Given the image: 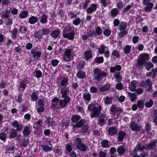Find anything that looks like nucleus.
Segmentation results:
<instances>
[{
  "instance_id": "obj_1",
  "label": "nucleus",
  "mask_w": 157,
  "mask_h": 157,
  "mask_svg": "<svg viewBox=\"0 0 157 157\" xmlns=\"http://www.w3.org/2000/svg\"><path fill=\"white\" fill-rule=\"evenodd\" d=\"M137 60V64L140 66L144 65L145 69L149 71L154 67L153 64L151 62H147L150 59L149 55L146 53L141 54Z\"/></svg>"
},
{
  "instance_id": "obj_2",
  "label": "nucleus",
  "mask_w": 157,
  "mask_h": 157,
  "mask_svg": "<svg viewBox=\"0 0 157 157\" xmlns=\"http://www.w3.org/2000/svg\"><path fill=\"white\" fill-rule=\"evenodd\" d=\"M75 32L70 26H66L63 31L62 36L65 38L73 40L75 39Z\"/></svg>"
},
{
  "instance_id": "obj_3",
  "label": "nucleus",
  "mask_w": 157,
  "mask_h": 157,
  "mask_svg": "<svg viewBox=\"0 0 157 157\" xmlns=\"http://www.w3.org/2000/svg\"><path fill=\"white\" fill-rule=\"evenodd\" d=\"M94 75H95L94 80L98 82H100L104 77L106 76L107 74L98 68H96L93 70Z\"/></svg>"
},
{
  "instance_id": "obj_4",
  "label": "nucleus",
  "mask_w": 157,
  "mask_h": 157,
  "mask_svg": "<svg viewBox=\"0 0 157 157\" xmlns=\"http://www.w3.org/2000/svg\"><path fill=\"white\" fill-rule=\"evenodd\" d=\"M101 106H99L98 108L94 106L93 104H91L88 105V109L90 111H93V112L90 114V117L92 118L97 117L99 116L101 113Z\"/></svg>"
},
{
  "instance_id": "obj_5",
  "label": "nucleus",
  "mask_w": 157,
  "mask_h": 157,
  "mask_svg": "<svg viewBox=\"0 0 157 157\" xmlns=\"http://www.w3.org/2000/svg\"><path fill=\"white\" fill-rule=\"evenodd\" d=\"M140 84L141 86L145 88L146 90L151 92L152 90V82L150 79H146L145 82L142 81L141 82Z\"/></svg>"
},
{
  "instance_id": "obj_6",
  "label": "nucleus",
  "mask_w": 157,
  "mask_h": 157,
  "mask_svg": "<svg viewBox=\"0 0 157 157\" xmlns=\"http://www.w3.org/2000/svg\"><path fill=\"white\" fill-rule=\"evenodd\" d=\"M28 79V78L26 77L20 81L18 87V90L19 92H20V89L21 91L23 92L26 88L27 83L29 84L30 82V81Z\"/></svg>"
},
{
  "instance_id": "obj_7",
  "label": "nucleus",
  "mask_w": 157,
  "mask_h": 157,
  "mask_svg": "<svg viewBox=\"0 0 157 157\" xmlns=\"http://www.w3.org/2000/svg\"><path fill=\"white\" fill-rule=\"evenodd\" d=\"M145 146H144L140 143H138L136 146L134 148V149L132 151L130 154L131 156L138 154V151H143L145 150Z\"/></svg>"
},
{
  "instance_id": "obj_8",
  "label": "nucleus",
  "mask_w": 157,
  "mask_h": 157,
  "mask_svg": "<svg viewBox=\"0 0 157 157\" xmlns=\"http://www.w3.org/2000/svg\"><path fill=\"white\" fill-rule=\"evenodd\" d=\"M71 50L67 49L63 52L62 57V60L64 61L68 62L71 60Z\"/></svg>"
},
{
  "instance_id": "obj_9",
  "label": "nucleus",
  "mask_w": 157,
  "mask_h": 157,
  "mask_svg": "<svg viewBox=\"0 0 157 157\" xmlns=\"http://www.w3.org/2000/svg\"><path fill=\"white\" fill-rule=\"evenodd\" d=\"M129 127L132 131L138 132L141 129L142 127L140 125L135 123L134 121H131L129 124Z\"/></svg>"
},
{
  "instance_id": "obj_10",
  "label": "nucleus",
  "mask_w": 157,
  "mask_h": 157,
  "mask_svg": "<svg viewBox=\"0 0 157 157\" xmlns=\"http://www.w3.org/2000/svg\"><path fill=\"white\" fill-rule=\"evenodd\" d=\"M11 125L13 128H16L15 130L17 132H21L23 130V125L22 124H20L18 121L16 120L13 121Z\"/></svg>"
},
{
  "instance_id": "obj_11",
  "label": "nucleus",
  "mask_w": 157,
  "mask_h": 157,
  "mask_svg": "<svg viewBox=\"0 0 157 157\" xmlns=\"http://www.w3.org/2000/svg\"><path fill=\"white\" fill-rule=\"evenodd\" d=\"M70 92L69 87L63 88L61 89L60 93L61 94L62 98H71L70 97L68 96Z\"/></svg>"
},
{
  "instance_id": "obj_12",
  "label": "nucleus",
  "mask_w": 157,
  "mask_h": 157,
  "mask_svg": "<svg viewBox=\"0 0 157 157\" xmlns=\"http://www.w3.org/2000/svg\"><path fill=\"white\" fill-rule=\"evenodd\" d=\"M157 143V140H155L150 143L146 144L145 146V150L149 151L153 149L154 147H156Z\"/></svg>"
},
{
  "instance_id": "obj_13",
  "label": "nucleus",
  "mask_w": 157,
  "mask_h": 157,
  "mask_svg": "<svg viewBox=\"0 0 157 157\" xmlns=\"http://www.w3.org/2000/svg\"><path fill=\"white\" fill-rule=\"evenodd\" d=\"M97 8L98 5L95 3H93L87 9L86 12L87 13L91 14L95 12Z\"/></svg>"
},
{
  "instance_id": "obj_14",
  "label": "nucleus",
  "mask_w": 157,
  "mask_h": 157,
  "mask_svg": "<svg viewBox=\"0 0 157 157\" xmlns=\"http://www.w3.org/2000/svg\"><path fill=\"white\" fill-rule=\"evenodd\" d=\"M63 100H60L59 101V104L62 108H65L66 107L67 105L71 101V98H64Z\"/></svg>"
},
{
  "instance_id": "obj_15",
  "label": "nucleus",
  "mask_w": 157,
  "mask_h": 157,
  "mask_svg": "<svg viewBox=\"0 0 157 157\" xmlns=\"http://www.w3.org/2000/svg\"><path fill=\"white\" fill-rule=\"evenodd\" d=\"M144 6H146L144 8V10L145 12L149 13L151 12L152 9L154 4L152 2H149L148 3L143 4Z\"/></svg>"
},
{
  "instance_id": "obj_16",
  "label": "nucleus",
  "mask_w": 157,
  "mask_h": 157,
  "mask_svg": "<svg viewBox=\"0 0 157 157\" xmlns=\"http://www.w3.org/2000/svg\"><path fill=\"white\" fill-rule=\"evenodd\" d=\"M109 135L112 136L117 134V129L114 126H112L109 128L108 129Z\"/></svg>"
},
{
  "instance_id": "obj_17",
  "label": "nucleus",
  "mask_w": 157,
  "mask_h": 157,
  "mask_svg": "<svg viewBox=\"0 0 157 157\" xmlns=\"http://www.w3.org/2000/svg\"><path fill=\"white\" fill-rule=\"evenodd\" d=\"M85 120L84 119H82L79 121H78L73 126L74 128L78 129L81 128L84 125Z\"/></svg>"
},
{
  "instance_id": "obj_18",
  "label": "nucleus",
  "mask_w": 157,
  "mask_h": 157,
  "mask_svg": "<svg viewBox=\"0 0 157 157\" xmlns=\"http://www.w3.org/2000/svg\"><path fill=\"white\" fill-rule=\"evenodd\" d=\"M31 53L33 55L34 58H37L39 57V51H38V48L35 47L32 49L31 50Z\"/></svg>"
},
{
  "instance_id": "obj_19",
  "label": "nucleus",
  "mask_w": 157,
  "mask_h": 157,
  "mask_svg": "<svg viewBox=\"0 0 157 157\" xmlns=\"http://www.w3.org/2000/svg\"><path fill=\"white\" fill-rule=\"evenodd\" d=\"M105 117V115L103 114H101L98 119V123L100 126H102L104 124L105 122L104 118Z\"/></svg>"
},
{
  "instance_id": "obj_20",
  "label": "nucleus",
  "mask_w": 157,
  "mask_h": 157,
  "mask_svg": "<svg viewBox=\"0 0 157 157\" xmlns=\"http://www.w3.org/2000/svg\"><path fill=\"white\" fill-rule=\"evenodd\" d=\"M126 134V132L124 131H120L118 133V142H122Z\"/></svg>"
},
{
  "instance_id": "obj_21",
  "label": "nucleus",
  "mask_w": 157,
  "mask_h": 157,
  "mask_svg": "<svg viewBox=\"0 0 157 157\" xmlns=\"http://www.w3.org/2000/svg\"><path fill=\"white\" fill-rule=\"evenodd\" d=\"M10 10L6 9L4 10V13L1 14V17L2 18L4 19H7L9 17V15H8L11 12V10L12 9V8L9 7V8Z\"/></svg>"
},
{
  "instance_id": "obj_22",
  "label": "nucleus",
  "mask_w": 157,
  "mask_h": 157,
  "mask_svg": "<svg viewBox=\"0 0 157 157\" xmlns=\"http://www.w3.org/2000/svg\"><path fill=\"white\" fill-rule=\"evenodd\" d=\"M17 135V132L15 129H13L11 130L10 131L8 134V137L9 139H14L16 137Z\"/></svg>"
},
{
  "instance_id": "obj_23",
  "label": "nucleus",
  "mask_w": 157,
  "mask_h": 157,
  "mask_svg": "<svg viewBox=\"0 0 157 157\" xmlns=\"http://www.w3.org/2000/svg\"><path fill=\"white\" fill-rule=\"evenodd\" d=\"M22 132L24 136H27L30 134L31 130L30 127L28 126H25L24 127Z\"/></svg>"
},
{
  "instance_id": "obj_24",
  "label": "nucleus",
  "mask_w": 157,
  "mask_h": 157,
  "mask_svg": "<svg viewBox=\"0 0 157 157\" xmlns=\"http://www.w3.org/2000/svg\"><path fill=\"white\" fill-rule=\"evenodd\" d=\"M121 66L119 65H117L115 67H111L110 68V72L112 73H114L116 71H118L121 70Z\"/></svg>"
},
{
  "instance_id": "obj_25",
  "label": "nucleus",
  "mask_w": 157,
  "mask_h": 157,
  "mask_svg": "<svg viewBox=\"0 0 157 157\" xmlns=\"http://www.w3.org/2000/svg\"><path fill=\"white\" fill-rule=\"evenodd\" d=\"M38 21V17L36 16H32L29 19L28 22L30 24H34Z\"/></svg>"
},
{
  "instance_id": "obj_26",
  "label": "nucleus",
  "mask_w": 157,
  "mask_h": 157,
  "mask_svg": "<svg viewBox=\"0 0 157 157\" xmlns=\"http://www.w3.org/2000/svg\"><path fill=\"white\" fill-rule=\"evenodd\" d=\"M86 64L85 62L83 60H80L78 63L77 66V70H81L84 67Z\"/></svg>"
},
{
  "instance_id": "obj_27",
  "label": "nucleus",
  "mask_w": 157,
  "mask_h": 157,
  "mask_svg": "<svg viewBox=\"0 0 157 157\" xmlns=\"http://www.w3.org/2000/svg\"><path fill=\"white\" fill-rule=\"evenodd\" d=\"M127 26V23L125 22H121L118 28V29L120 31L125 30Z\"/></svg>"
},
{
  "instance_id": "obj_28",
  "label": "nucleus",
  "mask_w": 157,
  "mask_h": 157,
  "mask_svg": "<svg viewBox=\"0 0 157 157\" xmlns=\"http://www.w3.org/2000/svg\"><path fill=\"white\" fill-rule=\"evenodd\" d=\"M76 75L77 78L81 79L84 78L86 76L85 73L84 72H82L81 70L78 71Z\"/></svg>"
},
{
  "instance_id": "obj_29",
  "label": "nucleus",
  "mask_w": 157,
  "mask_h": 157,
  "mask_svg": "<svg viewBox=\"0 0 157 157\" xmlns=\"http://www.w3.org/2000/svg\"><path fill=\"white\" fill-rule=\"evenodd\" d=\"M117 151L119 155L122 156L125 151V149L124 148V146H120L117 148Z\"/></svg>"
},
{
  "instance_id": "obj_30",
  "label": "nucleus",
  "mask_w": 157,
  "mask_h": 157,
  "mask_svg": "<svg viewBox=\"0 0 157 157\" xmlns=\"http://www.w3.org/2000/svg\"><path fill=\"white\" fill-rule=\"evenodd\" d=\"M81 118V116L75 114L72 115V117L71 118V121L73 123H76Z\"/></svg>"
},
{
  "instance_id": "obj_31",
  "label": "nucleus",
  "mask_w": 157,
  "mask_h": 157,
  "mask_svg": "<svg viewBox=\"0 0 157 157\" xmlns=\"http://www.w3.org/2000/svg\"><path fill=\"white\" fill-rule=\"evenodd\" d=\"M123 109L120 107H117L116 111L114 114V116L116 118L115 119H117L120 115V113L122 112Z\"/></svg>"
},
{
  "instance_id": "obj_32",
  "label": "nucleus",
  "mask_w": 157,
  "mask_h": 157,
  "mask_svg": "<svg viewBox=\"0 0 157 157\" xmlns=\"http://www.w3.org/2000/svg\"><path fill=\"white\" fill-rule=\"evenodd\" d=\"M80 131L79 132L81 133V134L83 135L86 134L87 132L89 126L87 125H83Z\"/></svg>"
},
{
  "instance_id": "obj_33",
  "label": "nucleus",
  "mask_w": 157,
  "mask_h": 157,
  "mask_svg": "<svg viewBox=\"0 0 157 157\" xmlns=\"http://www.w3.org/2000/svg\"><path fill=\"white\" fill-rule=\"evenodd\" d=\"M28 15V12L27 10L21 11L20 13L19 17L20 18L23 19L26 18Z\"/></svg>"
},
{
  "instance_id": "obj_34",
  "label": "nucleus",
  "mask_w": 157,
  "mask_h": 157,
  "mask_svg": "<svg viewBox=\"0 0 157 157\" xmlns=\"http://www.w3.org/2000/svg\"><path fill=\"white\" fill-rule=\"evenodd\" d=\"M84 56L86 60H89L92 57L91 51L88 50L85 51L84 53Z\"/></svg>"
},
{
  "instance_id": "obj_35",
  "label": "nucleus",
  "mask_w": 157,
  "mask_h": 157,
  "mask_svg": "<svg viewBox=\"0 0 157 157\" xmlns=\"http://www.w3.org/2000/svg\"><path fill=\"white\" fill-rule=\"evenodd\" d=\"M60 33L59 29L54 30L51 33V36L53 38H56L59 36Z\"/></svg>"
},
{
  "instance_id": "obj_36",
  "label": "nucleus",
  "mask_w": 157,
  "mask_h": 157,
  "mask_svg": "<svg viewBox=\"0 0 157 157\" xmlns=\"http://www.w3.org/2000/svg\"><path fill=\"white\" fill-rule=\"evenodd\" d=\"M109 142L106 140H104L101 142V146L103 148H108L109 147Z\"/></svg>"
},
{
  "instance_id": "obj_37",
  "label": "nucleus",
  "mask_w": 157,
  "mask_h": 157,
  "mask_svg": "<svg viewBox=\"0 0 157 157\" xmlns=\"http://www.w3.org/2000/svg\"><path fill=\"white\" fill-rule=\"evenodd\" d=\"M137 106L140 110H142L144 107V101L140 100L137 102Z\"/></svg>"
},
{
  "instance_id": "obj_38",
  "label": "nucleus",
  "mask_w": 157,
  "mask_h": 157,
  "mask_svg": "<svg viewBox=\"0 0 157 157\" xmlns=\"http://www.w3.org/2000/svg\"><path fill=\"white\" fill-rule=\"evenodd\" d=\"M104 61L103 56L96 57L93 62V63H101L103 62Z\"/></svg>"
},
{
  "instance_id": "obj_39",
  "label": "nucleus",
  "mask_w": 157,
  "mask_h": 157,
  "mask_svg": "<svg viewBox=\"0 0 157 157\" xmlns=\"http://www.w3.org/2000/svg\"><path fill=\"white\" fill-rule=\"evenodd\" d=\"M15 148V147L14 146H7L6 147V151H8V152L9 153H11L13 154L14 153V149Z\"/></svg>"
},
{
  "instance_id": "obj_40",
  "label": "nucleus",
  "mask_w": 157,
  "mask_h": 157,
  "mask_svg": "<svg viewBox=\"0 0 157 157\" xmlns=\"http://www.w3.org/2000/svg\"><path fill=\"white\" fill-rule=\"evenodd\" d=\"M111 16L112 17H116L119 13V11L116 8L112 9L110 11Z\"/></svg>"
},
{
  "instance_id": "obj_41",
  "label": "nucleus",
  "mask_w": 157,
  "mask_h": 157,
  "mask_svg": "<svg viewBox=\"0 0 157 157\" xmlns=\"http://www.w3.org/2000/svg\"><path fill=\"white\" fill-rule=\"evenodd\" d=\"M136 86L135 82V81H133L131 82L129 86V89L132 92H134L135 91Z\"/></svg>"
},
{
  "instance_id": "obj_42",
  "label": "nucleus",
  "mask_w": 157,
  "mask_h": 157,
  "mask_svg": "<svg viewBox=\"0 0 157 157\" xmlns=\"http://www.w3.org/2000/svg\"><path fill=\"white\" fill-rule=\"evenodd\" d=\"M107 47H105L104 45L102 44L98 48V52L101 55L103 54L105 52V50L106 48L107 49Z\"/></svg>"
},
{
  "instance_id": "obj_43",
  "label": "nucleus",
  "mask_w": 157,
  "mask_h": 157,
  "mask_svg": "<svg viewBox=\"0 0 157 157\" xmlns=\"http://www.w3.org/2000/svg\"><path fill=\"white\" fill-rule=\"evenodd\" d=\"M7 138V134L4 132L0 133V139L4 142H5Z\"/></svg>"
},
{
  "instance_id": "obj_44",
  "label": "nucleus",
  "mask_w": 157,
  "mask_h": 157,
  "mask_svg": "<svg viewBox=\"0 0 157 157\" xmlns=\"http://www.w3.org/2000/svg\"><path fill=\"white\" fill-rule=\"evenodd\" d=\"M76 147L78 149L82 151H85L87 150L86 146L83 143L78 146H76Z\"/></svg>"
},
{
  "instance_id": "obj_45",
  "label": "nucleus",
  "mask_w": 157,
  "mask_h": 157,
  "mask_svg": "<svg viewBox=\"0 0 157 157\" xmlns=\"http://www.w3.org/2000/svg\"><path fill=\"white\" fill-rule=\"evenodd\" d=\"M148 152L143 151L140 155H138V154L134 155L132 157H147L148 155Z\"/></svg>"
},
{
  "instance_id": "obj_46",
  "label": "nucleus",
  "mask_w": 157,
  "mask_h": 157,
  "mask_svg": "<svg viewBox=\"0 0 157 157\" xmlns=\"http://www.w3.org/2000/svg\"><path fill=\"white\" fill-rule=\"evenodd\" d=\"M42 149L44 152H48L51 151L52 148V147H50L46 145H42L41 146Z\"/></svg>"
},
{
  "instance_id": "obj_47",
  "label": "nucleus",
  "mask_w": 157,
  "mask_h": 157,
  "mask_svg": "<svg viewBox=\"0 0 157 157\" xmlns=\"http://www.w3.org/2000/svg\"><path fill=\"white\" fill-rule=\"evenodd\" d=\"M110 2V0H100L101 4L104 7H106Z\"/></svg>"
},
{
  "instance_id": "obj_48",
  "label": "nucleus",
  "mask_w": 157,
  "mask_h": 157,
  "mask_svg": "<svg viewBox=\"0 0 157 157\" xmlns=\"http://www.w3.org/2000/svg\"><path fill=\"white\" fill-rule=\"evenodd\" d=\"M48 17L47 15L43 14L41 16L40 19V22L43 24L46 23L48 21Z\"/></svg>"
},
{
  "instance_id": "obj_49",
  "label": "nucleus",
  "mask_w": 157,
  "mask_h": 157,
  "mask_svg": "<svg viewBox=\"0 0 157 157\" xmlns=\"http://www.w3.org/2000/svg\"><path fill=\"white\" fill-rule=\"evenodd\" d=\"M83 98L87 101H89L91 99V95L88 92L84 93L83 94Z\"/></svg>"
},
{
  "instance_id": "obj_50",
  "label": "nucleus",
  "mask_w": 157,
  "mask_h": 157,
  "mask_svg": "<svg viewBox=\"0 0 157 157\" xmlns=\"http://www.w3.org/2000/svg\"><path fill=\"white\" fill-rule=\"evenodd\" d=\"M18 32L17 29L16 28H14L12 31V36L11 37L12 39L15 40L16 39L17 34Z\"/></svg>"
},
{
  "instance_id": "obj_51",
  "label": "nucleus",
  "mask_w": 157,
  "mask_h": 157,
  "mask_svg": "<svg viewBox=\"0 0 157 157\" xmlns=\"http://www.w3.org/2000/svg\"><path fill=\"white\" fill-rule=\"evenodd\" d=\"M131 49V47L129 45L125 46L123 49V51L124 53L127 54L129 53Z\"/></svg>"
},
{
  "instance_id": "obj_52",
  "label": "nucleus",
  "mask_w": 157,
  "mask_h": 157,
  "mask_svg": "<svg viewBox=\"0 0 157 157\" xmlns=\"http://www.w3.org/2000/svg\"><path fill=\"white\" fill-rule=\"evenodd\" d=\"M95 33L97 36L101 35L102 34V29L99 26H97L95 28Z\"/></svg>"
},
{
  "instance_id": "obj_53",
  "label": "nucleus",
  "mask_w": 157,
  "mask_h": 157,
  "mask_svg": "<svg viewBox=\"0 0 157 157\" xmlns=\"http://www.w3.org/2000/svg\"><path fill=\"white\" fill-rule=\"evenodd\" d=\"M114 77L118 82H120L122 79V77L120 75V72H118L117 74L114 75Z\"/></svg>"
},
{
  "instance_id": "obj_54",
  "label": "nucleus",
  "mask_w": 157,
  "mask_h": 157,
  "mask_svg": "<svg viewBox=\"0 0 157 157\" xmlns=\"http://www.w3.org/2000/svg\"><path fill=\"white\" fill-rule=\"evenodd\" d=\"M29 143L28 140L23 139L21 140L20 145L21 147H25Z\"/></svg>"
},
{
  "instance_id": "obj_55",
  "label": "nucleus",
  "mask_w": 157,
  "mask_h": 157,
  "mask_svg": "<svg viewBox=\"0 0 157 157\" xmlns=\"http://www.w3.org/2000/svg\"><path fill=\"white\" fill-rule=\"evenodd\" d=\"M75 18L73 21L72 24L75 26H77L80 24L81 20L79 17H76Z\"/></svg>"
},
{
  "instance_id": "obj_56",
  "label": "nucleus",
  "mask_w": 157,
  "mask_h": 157,
  "mask_svg": "<svg viewBox=\"0 0 157 157\" xmlns=\"http://www.w3.org/2000/svg\"><path fill=\"white\" fill-rule=\"evenodd\" d=\"M44 101L42 99H40V113L44 111Z\"/></svg>"
},
{
  "instance_id": "obj_57",
  "label": "nucleus",
  "mask_w": 157,
  "mask_h": 157,
  "mask_svg": "<svg viewBox=\"0 0 157 157\" xmlns=\"http://www.w3.org/2000/svg\"><path fill=\"white\" fill-rule=\"evenodd\" d=\"M153 105V102L151 99H150L149 101L146 102L145 104V106L149 108L151 107Z\"/></svg>"
},
{
  "instance_id": "obj_58",
  "label": "nucleus",
  "mask_w": 157,
  "mask_h": 157,
  "mask_svg": "<svg viewBox=\"0 0 157 157\" xmlns=\"http://www.w3.org/2000/svg\"><path fill=\"white\" fill-rule=\"evenodd\" d=\"M68 81L67 78L62 80L60 85L62 86H66L68 85Z\"/></svg>"
},
{
  "instance_id": "obj_59",
  "label": "nucleus",
  "mask_w": 157,
  "mask_h": 157,
  "mask_svg": "<svg viewBox=\"0 0 157 157\" xmlns=\"http://www.w3.org/2000/svg\"><path fill=\"white\" fill-rule=\"evenodd\" d=\"M104 102L106 105H109L112 103V99L111 98L107 96Z\"/></svg>"
},
{
  "instance_id": "obj_60",
  "label": "nucleus",
  "mask_w": 157,
  "mask_h": 157,
  "mask_svg": "<svg viewBox=\"0 0 157 157\" xmlns=\"http://www.w3.org/2000/svg\"><path fill=\"white\" fill-rule=\"evenodd\" d=\"M123 86L122 83L121 82H119L116 84L115 88L117 90H121L123 89Z\"/></svg>"
},
{
  "instance_id": "obj_61",
  "label": "nucleus",
  "mask_w": 157,
  "mask_h": 157,
  "mask_svg": "<svg viewBox=\"0 0 157 157\" xmlns=\"http://www.w3.org/2000/svg\"><path fill=\"white\" fill-rule=\"evenodd\" d=\"M19 31L23 34L25 33L27 31V27L25 26H20Z\"/></svg>"
},
{
  "instance_id": "obj_62",
  "label": "nucleus",
  "mask_w": 157,
  "mask_h": 157,
  "mask_svg": "<svg viewBox=\"0 0 157 157\" xmlns=\"http://www.w3.org/2000/svg\"><path fill=\"white\" fill-rule=\"evenodd\" d=\"M112 56H115L118 59L120 58V55L119 52L117 50H113L111 53Z\"/></svg>"
},
{
  "instance_id": "obj_63",
  "label": "nucleus",
  "mask_w": 157,
  "mask_h": 157,
  "mask_svg": "<svg viewBox=\"0 0 157 157\" xmlns=\"http://www.w3.org/2000/svg\"><path fill=\"white\" fill-rule=\"evenodd\" d=\"M31 98L32 101H35L37 99L38 97L37 96L36 93L35 92H33L31 96Z\"/></svg>"
},
{
  "instance_id": "obj_64",
  "label": "nucleus",
  "mask_w": 157,
  "mask_h": 157,
  "mask_svg": "<svg viewBox=\"0 0 157 157\" xmlns=\"http://www.w3.org/2000/svg\"><path fill=\"white\" fill-rule=\"evenodd\" d=\"M154 116L153 117L154 122L155 123H157V109H155L153 111Z\"/></svg>"
}]
</instances>
